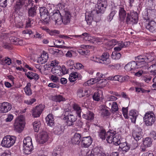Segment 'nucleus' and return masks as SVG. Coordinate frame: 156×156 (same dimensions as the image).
Instances as JSON below:
<instances>
[{"mask_svg":"<svg viewBox=\"0 0 156 156\" xmlns=\"http://www.w3.org/2000/svg\"><path fill=\"white\" fill-rule=\"evenodd\" d=\"M66 125L68 126H73L74 123L77 120V118L75 116L72 114H70L66 118Z\"/></svg>","mask_w":156,"mask_h":156,"instance_id":"17","label":"nucleus"},{"mask_svg":"<svg viewBox=\"0 0 156 156\" xmlns=\"http://www.w3.org/2000/svg\"><path fill=\"white\" fill-rule=\"evenodd\" d=\"M109 55L107 52L103 53L101 56L100 58V63L106 65H108L110 63V60L109 58Z\"/></svg>","mask_w":156,"mask_h":156,"instance_id":"15","label":"nucleus"},{"mask_svg":"<svg viewBox=\"0 0 156 156\" xmlns=\"http://www.w3.org/2000/svg\"><path fill=\"white\" fill-rule=\"evenodd\" d=\"M31 83H28L27 86L24 88V91L27 95L30 96L32 94V92L30 88Z\"/></svg>","mask_w":156,"mask_h":156,"instance_id":"37","label":"nucleus"},{"mask_svg":"<svg viewBox=\"0 0 156 156\" xmlns=\"http://www.w3.org/2000/svg\"><path fill=\"white\" fill-rule=\"evenodd\" d=\"M132 136L134 139L137 141H138L142 137V129L137 127L133 130Z\"/></svg>","mask_w":156,"mask_h":156,"instance_id":"8","label":"nucleus"},{"mask_svg":"<svg viewBox=\"0 0 156 156\" xmlns=\"http://www.w3.org/2000/svg\"><path fill=\"white\" fill-rule=\"evenodd\" d=\"M81 136L80 134L76 133L71 139L72 142L74 144H78L81 140Z\"/></svg>","mask_w":156,"mask_h":156,"instance_id":"23","label":"nucleus"},{"mask_svg":"<svg viewBox=\"0 0 156 156\" xmlns=\"http://www.w3.org/2000/svg\"><path fill=\"white\" fill-rule=\"evenodd\" d=\"M7 0H0V6L2 7H5L7 5Z\"/></svg>","mask_w":156,"mask_h":156,"instance_id":"56","label":"nucleus"},{"mask_svg":"<svg viewBox=\"0 0 156 156\" xmlns=\"http://www.w3.org/2000/svg\"><path fill=\"white\" fill-rule=\"evenodd\" d=\"M25 75L30 80L34 79L35 80H37L39 78V76L37 74L32 72H29L27 73H26Z\"/></svg>","mask_w":156,"mask_h":156,"instance_id":"25","label":"nucleus"},{"mask_svg":"<svg viewBox=\"0 0 156 156\" xmlns=\"http://www.w3.org/2000/svg\"><path fill=\"white\" fill-rule=\"evenodd\" d=\"M150 3L153 5V6L150 7L151 8H149L147 10V15H149V14H150L151 12H154L155 10L154 9V5H153V2H151Z\"/></svg>","mask_w":156,"mask_h":156,"instance_id":"53","label":"nucleus"},{"mask_svg":"<svg viewBox=\"0 0 156 156\" xmlns=\"http://www.w3.org/2000/svg\"><path fill=\"white\" fill-rule=\"evenodd\" d=\"M129 116L132 122L135 123L138 113L135 110H131L129 113Z\"/></svg>","mask_w":156,"mask_h":156,"instance_id":"20","label":"nucleus"},{"mask_svg":"<svg viewBox=\"0 0 156 156\" xmlns=\"http://www.w3.org/2000/svg\"><path fill=\"white\" fill-rule=\"evenodd\" d=\"M126 12L124 9L122 7H120L119 11V15L120 18L122 20H123L126 16Z\"/></svg>","mask_w":156,"mask_h":156,"instance_id":"32","label":"nucleus"},{"mask_svg":"<svg viewBox=\"0 0 156 156\" xmlns=\"http://www.w3.org/2000/svg\"><path fill=\"white\" fill-rule=\"evenodd\" d=\"M87 95V90L81 89H79L78 90L77 95L80 98H82Z\"/></svg>","mask_w":156,"mask_h":156,"instance_id":"36","label":"nucleus"},{"mask_svg":"<svg viewBox=\"0 0 156 156\" xmlns=\"http://www.w3.org/2000/svg\"><path fill=\"white\" fill-rule=\"evenodd\" d=\"M144 120L146 125L152 126L156 121L155 115L152 112H147L144 115Z\"/></svg>","mask_w":156,"mask_h":156,"instance_id":"5","label":"nucleus"},{"mask_svg":"<svg viewBox=\"0 0 156 156\" xmlns=\"http://www.w3.org/2000/svg\"><path fill=\"white\" fill-rule=\"evenodd\" d=\"M138 20L137 13L136 12H131L130 14H127L126 22L128 24L136 23Z\"/></svg>","mask_w":156,"mask_h":156,"instance_id":"7","label":"nucleus"},{"mask_svg":"<svg viewBox=\"0 0 156 156\" xmlns=\"http://www.w3.org/2000/svg\"><path fill=\"white\" fill-rule=\"evenodd\" d=\"M2 62V64L3 65H5V64L9 65L11 64V60L8 57H6L5 58L4 60H1Z\"/></svg>","mask_w":156,"mask_h":156,"instance_id":"45","label":"nucleus"},{"mask_svg":"<svg viewBox=\"0 0 156 156\" xmlns=\"http://www.w3.org/2000/svg\"><path fill=\"white\" fill-rule=\"evenodd\" d=\"M117 98L114 95H111L109 96L107 99L111 101H115L117 99Z\"/></svg>","mask_w":156,"mask_h":156,"instance_id":"60","label":"nucleus"},{"mask_svg":"<svg viewBox=\"0 0 156 156\" xmlns=\"http://www.w3.org/2000/svg\"><path fill=\"white\" fill-rule=\"evenodd\" d=\"M11 105L8 102L0 104V112L4 113L10 111L12 109Z\"/></svg>","mask_w":156,"mask_h":156,"instance_id":"9","label":"nucleus"},{"mask_svg":"<svg viewBox=\"0 0 156 156\" xmlns=\"http://www.w3.org/2000/svg\"><path fill=\"white\" fill-rule=\"evenodd\" d=\"M99 136L102 140H105L107 137V132H106L105 130L102 127L100 129Z\"/></svg>","mask_w":156,"mask_h":156,"instance_id":"29","label":"nucleus"},{"mask_svg":"<svg viewBox=\"0 0 156 156\" xmlns=\"http://www.w3.org/2000/svg\"><path fill=\"white\" fill-rule=\"evenodd\" d=\"M121 75H117L115 76H111L108 77L109 79L111 80L118 81L119 82L121 79Z\"/></svg>","mask_w":156,"mask_h":156,"instance_id":"49","label":"nucleus"},{"mask_svg":"<svg viewBox=\"0 0 156 156\" xmlns=\"http://www.w3.org/2000/svg\"><path fill=\"white\" fill-rule=\"evenodd\" d=\"M52 100L53 101L60 102L65 101V99L60 95L54 96L52 97Z\"/></svg>","mask_w":156,"mask_h":156,"instance_id":"35","label":"nucleus"},{"mask_svg":"<svg viewBox=\"0 0 156 156\" xmlns=\"http://www.w3.org/2000/svg\"><path fill=\"white\" fill-rule=\"evenodd\" d=\"M49 52L51 54L57 55L58 53H62L61 51L58 50V49L51 48L48 49Z\"/></svg>","mask_w":156,"mask_h":156,"instance_id":"41","label":"nucleus"},{"mask_svg":"<svg viewBox=\"0 0 156 156\" xmlns=\"http://www.w3.org/2000/svg\"><path fill=\"white\" fill-rule=\"evenodd\" d=\"M13 116L12 115H9L5 119V121L6 122H10L13 119Z\"/></svg>","mask_w":156,"mask_h":156,"instance_id":"63","label":"nucleus"},{"mask_svg":"<svg viewBox=\"0 0 156 156\" xmlns=\"http://www.w3.org/2000/svg\"><path fill=\"white\" fill-rule=\"evenodd\" d=\"M33 147L23 146V151L24 153L27 154H30L33 150Z\"/></svg>","mask_w":156,"mask_h":156,"instance_id":"38","label":"nucleus"},{"mask_svg":"<svg viewBox=\"0 0 156 156\" xmlns=\"http://www.w3.org/2000/svg\"><path fill=\"white\" fill-rule=\"evenodd\" d=\"M84 36V39L86 40H88L89 41V40H88V39L89 38V37H90V36H89V34L87 33H84L82 35H73L72 36L73 37H81L82 36Z\"/></svg>","mask_w":156,"mask_h":156,"instance_id":"44","label":"nucleus"},{"mask_svg":"<svg viewBox=\"0 0 156 156\" xmlns=\"http://www.w3.org/2000/svg\"><path fill=\"white\" fill-rule=\"evenodd\" d=\"M115 134H116V132L115 131L113 132L108 131L107 132V136L106 140L108 143L111 144L113 142V138L115 135Z\"/></svg>","mask_w":156,"mask_h":156,"instance_id":"22","label":"nucleus"},{"mask_svg":"<svg viewBox=\"0 0 156 156\" xmlns=\"http://www.w3.org/2000/svg\"><path fill=\"white\" fill-rule=\"evenodd\" d=\"M129 76L127 75L125 76L121 75V79L119 80V82L122 83L128 82L129 80Z\"/></svg>","mask_w":156,"mask_h":156,"instance_id":"47","label":"nucleus"},{"mask_svg":"<svg viewBox=\"0 0 156 156\" xmlns=\"http://www.w3.org/2000/svg\"><path fill=\"white\" fill-rule=\"evenodd\" d=\"M150 69H152L151 71L153 72L154 73L156 74V63L154 64L150 67Z\"/></svg>","mask_w":156,"mask_h":156,"instance_id":"64","label":"nucleus"},{"mask_svg":"<svg viewBox=\"0 0 156 156\" xmlns=\"http://www.w3.org/2000/svg\"><path fill=\"white\" fill-rule=\"evenodd\" d=\"M40 14L41 18L44 21V24H47L49 23L50 19L49 12L47 9L45 7L40 8Z\"/></svg>","mask_w":156,"mask_h":156,"instance_id":"6","label":"nucleus"},{"mask_svg":"<svg viewBox=\"0 0 156 156\" xmlns=\"http://www.w3.org/2000/svg\"><path fill=\"white\" fill-rule=\"evenodd\" d=\"M48 139V136L45 131L41 132L38 136V140L40 144H43L47 142Z\"/></svg>","mask_w":156,"mask_h":156,"instance_id":"10","label":"nucleus"},{"mask_svg":"<svg viewBox=\"0 0 156 156\" xmlns=\"http://www.w3.org/2000/svg\"><path fill=\"white\" fill-rule=\"evenodd\" d=\"M25 3V0H19L17 1L14 6L15 11H16L21 8Z\"/></svg>","mask_w":156,"mask_h":156,"instance_id":"27","label":"nucleus"},{"mask_svg":"<svg viewBox=\"0 0 156 156\" xmlns=\"http://www.w3.org/2000/svg\"><path fill=\"white\" fill-rule=\"evenodd\" d=\"M16 138L15 136L7 135L3 138L1 144L3 147L9 148L14 144Z\"/></svg>","mask_w":156,"mask_h":156,"instance_id":"4","label":"nucleus"},{"mask_svg":"<svg viewBox=\"0 0 156 156\" xmlns=\"http://www.w3.org/2000/svg\"><path fill=\"white\" fill-rule=\"evenodd\" d=\"M121 139V136L120 135L115 134V135L113 138V142L114 144L116 145H119L120 144L121 141L120 140Z\"/></svg>","mask_w":156,"mask_h":156,"instance_id":"31","label":"nucleus"},{"mask_svg":"<svg viewBox=\"0 0 156 156\" xmlns=\"http://www.w3.org/2000/svg\"><path fill=\"white\" fill-rule=\"evenodd\" d=\"M112 112H116L118 111L119 108L118 105L116 102H113L112 106L111 107Z\"/></svg>","mask_w":156,"mask_h":156,"instance_id":"48","label":"nucleus"},{"mask_svg":"<svg viewBox=\"0 0 156 156\" xmlns=\"http://www.w3.org/2000/svg\"><path fill=\"white\" fill-rule=\"evenodd\" d=\"M73 108L78 116L79 117H80L81 113V109L80 107L78 105L74 104L73 105Z\"/></svg>","mask_w":156,"mask_h":156,"instance_id":"33","label":"nucleus"},{"mask_svg":"<svg viewBox=\"0 0 156 156\" xmlns=\"http://www.w3.org/2000/svg\"><path fill=\"white\" fill-rule=\"evenodd\" d=\"M48 58V54L44 52L41 57L39 58L38 62L41 64H44L47 62Z\"/></svg>","mask_w":156,"mask_h":156,"instance_id":"24","label":"nucleus"},{"mask_svg":"<svg viewBox=\"0 0 156 156\" xmlns=\"http://www.w3.org/2000/svg\"><path fill=\"white\" fill-rule=\"evenodd\" d=\"M62 153L61 149L60 147H57L53 151L52 156H60Z\"/></svg>","mask_w":156,"mask_h":156,"instance_id":"39","label":"nucleus"},{"mask_svg":"<svg viewBox=\"0 0 156 156\" xmlns=\"http://www.w3.org/2000/svg\"><path fill=\"white\" fill-rule=\"evenodd\" d=\"M97 9H94L85 13V20L89 25H90L94 17L96 22L101 20V14L103 13L107 7V2L105 0H98L97 4Z\"/></svg>","mask_w":156,"mask_h":156,"instance_id":"1","label":"nucleus"},{"mask_svg":"<svg viewBox=\"0 0 156 156\" xmlns=\"http://www.w3.org/2000/svg\"><path fill=\"white\" fill-rule=\"evenodd\" d=\"M112 102L109 100H107L105 101V105L108 108H111L112 106Z\"/></svg>","mask_w":156,"mask_h":156,"instance_id":"57","label":"nucleus"},{"mask_svg":"<svg viewBox=\"0 0 156 156\" xmlns=\"http://www.w3.org/2000/svg\"><path fill=\"white\" fill-rule=\"evenodd\" d=\"M23 146L33 147L32 143V139L30 137H27L23 140Z\"/></svg>","mask_w":156,"mask_h":156,"instance_id":"30","label":"nucleus"},{"mask_svg":"<svg viewBox=\"0 0 156 156\" xmlns=\"http://www.w3.org/2000/svg\"><path fill=\"white\" fill-rule=\"evenodd\" d=\"M37 9L34 7L30 8L28 11V15L29 16L34 17L36 14Z\"/></svg>","mask_w":156,"mask_h":156,"instance_id":"34","label":"nucleus"},{"mask_svg":"<svg viewBox=\"0 0 156 156\" xmlns=\"http://www.w3.org/2000/svg\"><path fill=\"white\" fill-rule=\"evenodd\" d=\"M153 140L149 137L145 138L143 140V144L145 147H150L152 145Z\"/></svg>","mask_w":156,"mask_h":156,"instance_id":"26","label":"nucleus"},{"mask_svg":"<svg viewBox=\"0 0 156 156\" xmlns=\"http://www.w3.org/2000/svg\"><path fill=\"white\" fill-rule=\"evenodd\" d=\"M71 18V15L70 12L66 11L65 14L62 16L61 23H62L64 25H67L70 23Z\"/></svg>","mask_w":156,"mask_h":156,"instance_id":"14","label":"nucleus"},{"mask_svg":"<svg viewBox=\"0 0 156 156\" xmlns=\"http://www.w3.org/2000/svg\"><path fill=\"white\" fill-rule=\"evenodd\" d=\"M82 76L80 74L76 72H72L70 75L69 78V80L71 82H74L77 78L80 79Z\"/></svg>","mask_w":156,"mask_h":156,"instance_id":"18","label":"nucleus"},{"mask_svg":"<svg viewBox=\"0 0 156 156\" xmlns=\"http://www.w3.org/2000/svg\"><path fill=\"white\" fill-rule=\"evenodd\" d=\"M43 110V106L40 105L37 106L32 110V115L34 117H38L40 116Z\"/></svg>","mask_w":156,"mask_h":156,"instance_id":"11","label":"nucleus"},{"mask_svg":"<svg viewBox=\"0 0 156 156\" xmlns=\"http://www.w3.org/2000/svg\"><path fill=\"white\" fill-rule=\"evenodd\" d=\"M24 117L23 115H20L15 120L14 123V129L16 132L21 133L23 130L25 126Z\"/></svg>","mask_w":156,"mask_h":156,"instance_id":"3","label":"nucleus"},{"mask_svg":"<svg viewBox=\"0 0 156 156\" xmlns=\"http://www.w3.org/2000/svg\"><path fill=\"white\" fill-rule=\"evenodd\" d=\"M64 127L63 126L58 124L54 128L53 133L56 135H60L64 132Z\"/></svg>","mask_w":156,"mask_h":156,"instance_id":"16","label":"nucleus"},{"mask_svg":"<svg viewBox=\"0 0 156 156\" xmlns=\"http://www.w3.org/2000/svg\"><path fill=\"white\" fill-rule=\"evenodd\" d=\"M92 138L90 136L84 137L82 138L81 144L82 147H88L92 143Z\"/></svg>","mask_w":156,"mask_h":156,"instance_id":"12","label":"nucleus"},{"mask_svg":"<svg viewBox=\"0 0 156 156\" xmlns=\"http://www.w3.org/2000/svg\"><path fill=\"white\" fill-rule=\"evenodd\" d=\"M100 112L101 115L103 117L108 116L109 115V113L108 111L105 108H102Z\"/></svg>","mask_w":156,"mask_h":156,"instance_id":"51","label":"nucleus"},{"mask_svg":"<svg viewBox=\"0 0 156 156\" xmlns=\"http://www.w3.org/2000/svg\"><path fill=\"white\" fill-rule=\"evenodd\" d=\"M116 12H117L115 10L111 12L107 17V18L109 21H111L112 20L113 16Z\"/></svg>","mask_w":156,"mask_h":156,"instance_id":"55","label":"nucleus"},{"mask_svg":"<svg viewBox=\"0 0 156 156\" xmlns=\"http://www.w3.org/2000/svg\"><path fill=\"white\" fill-rule=\"evenodd\" d=\"M95 149H94L93 151V152L94 153V154L92 153V152H91V153L90 154H88L87 156H95V155L99 156H106V155L104 153L101 154L100 152H99L98 151L97 152H95Z\"/></svg>","mask_w":156,"mask_h":156,"instance_id":"50","label":"nucleus"},{"mask_svg":"<svg viewBox=\"0 0 156 156\" xmlns=\"http://www.w3.org/2000/svg\"><path fill=\"white\" fill-rule=\"evenodd\" d=\"M137 59H138V61H133L127 63L125 66V69L129 71L145 66L148 62L154 60V55L153 52L146 53L145 55L144 58L140 56H138Z\"/></svg>","mask_w":156,"mask_h":156,"instance_id":"2","label":"nucleus"},{"mask_svg":"<svg viewBox=\"0 0 156 156\" xmlns=\"http://www.w3.org/2000/svg\"><path fill=\"white\" fill-rule=\"evenodd\" d=\"M36 100L34 98H32L29 100H27L25 101V103L27 104L28 105H31L33 103L35 102Z\"/></svg>","mask_w":156,"mask_h":156,"instance_id":"59","label":"nucleus"},{"mask_svg":"<svg viewBox=\"0 0 156 156\" xmlns=\"http://www.w3.org/2000/svg\"><path fill=\"white\" fill-rule=\"evenodd\" d=\"M86 46L84 45H82L81 48H83V49H80L78 50V52L80 54L82 55H87L89 52V51L88 50H86L84 49V47Z\"/></svg>","mask_w":156,"mask_h":156,"instance_id":"43","label":"nucleus"},{"mask_svg":"<svg viewBox=\"0 0 156 156\" xmlns=\"http://www.w3.org/2000/svg\"><path fill=\"white\" fill-rule=\"evenodd\" d=\"M10 40L11 43H15L16 44L18 43L20 41V39L14 37H10Z\"/></svg>","mask_w":156,"mask_h":156,"instance_id":"54","label":"nucleus"},{"mask_svg":"<svg viewBox=\"0 0 156 156\" xmlns=\"http://www.w3.org/2000/svg\"><path fill=\"white\" fill-rule=\"evenodd\" d=\"M91 59L95 62L100 63L101 60L100 59V58L97 56H94L91 57Z\"/></svg>","mask_w":156,"mask_h":156,"instance_id":"58","label":"nucleus"},{"mask_svg":"<svg viewBox=\"0 0 156 156\" xmlns=\"http://www.w3.org/2000/svg\"><path fill=\"white\" fill-rule=\"evenodd\" d=\"M52 20H54L56 23L60 24L61 23V16L59 10H58L55 12L51 15Z\"/></svg>","mask_w":156,"mask_h":156,"instance_id":"13","label":"nucleus"},{"mask_svg":"<svg viewBox=\"0 0 156 156\" xmlns=\"http://www.w3.org/2000/svg\"><path fill=\"white\" fill-rule=\"evenodd\" d=\"M67 70L65 66H62L61 69V73H62L63 74H65L67 73Z\"/></svg>","mask_w":156,"mask_h":156,"instance_id":"62","label":"nucleus"},{"mask_svg":"<svg viewBox=\"0 0 156 156\" xmlns=\"http://www.w3.org/2000/svg\"><path fill=\"white\" fill-rule=\"evenodd\" d=\"M151 79V77L150 75H145V76H142L141 77V80L147 83L149 82Z\"/></svg>","mask_w":156,"mask_h":156,"instance_id":"52","label":"nucleus"},{"mask_svg":"<svg viewBox=\"0 0 156 156\" xmlns=\"http://www.w3.org/2000/svg\"><path fill=\"white\" fill-rule=\"evenodd\" d=\"M34 129L35 132H38L41 126V123L39 121H35L33 123Z\"/></svg>","mask_w":156,"mask_h":156,"instance_id":"40","label":"nucleus"},{"mask_svg":"<svg viewBox=\"0 0 156 156\" xmlns=\"http://www.w3.org/2000/svg\"><path fill=\"white\" fill-rule=\"evenodd\" d=\"M46 121L48 125L51 126H53L54 122L53 115L51 114H49L45 118Z\"/></svg>","mask_w":156,"mask_h":156,"instance_id":"21","label":"nucleus"},{"mask_svg":"<svg viewBox=\"0 0 156 156\" xmlns=\"http://www.w3.org/2000/svg\"><path fill=\"white\" fill-rule=\"evenodd\" d=\"M34 37L36 38L42 39L43 35L42 34H40L37 32H36L35 34L34 35Z\"/></svg>","mask_w":156,"mask_h":156,"instance_id":"61","label":"nucleus"},{"mask_svg":"<svg viewBox=\"0 0 156 156\" xmlns=\"http://www.w3.org/2000/svg\"><path fill=\"white\" fill-rule=\"evenodd\" d=\"M82 117L87 120L91 121L94 119V114L92 112L89 111L87 114H83L82 115Z\"/></svg>","mask_w":156,"mask_h":156,"instance_id":"28","label":"nucleus"},{"mask_svg":"<svg viewBox=\"0 0 156 156\" xmlns=\"http://www.w3.org/2000/svg\"><path fill=\"white\" fill-rule=\"evenodd\" d=\"M101 93V91H99L97 92H95L93 96V99L96 101H99Z\"/></svg>","mask_w":156,"mask_h":156,"instance_id":"46","label":"nucleus"},{"mask_svg":"<svg viewBox=\"0 0 156 156\" xmlns=\"http://www.w3.org/2000/svg\"><path fill=\"white\" fill-rule=\"evenodd\" d=\"M121 54L120 53L115 51L113 52L111 57L112 58L114 59H118L121 57Z\"/></svg>","mask_w":156,"mask_h":156,"instance_id":"42","label":"nucleus"},{"mask_svg":"<svg viewBox=\"0 0 156 156\" xmlns=\"http://www.w3.org/2000/svg\"><path fill=\"white\" fill-rule=\"evenodd\" d=\"M146 28L151 32L156 30V23L154 20L149 22L146 27Z\"/></svg>","mask_w":156,"mask_h":156,"instance_id":"19","label":"nucleus"}]
</instances>
